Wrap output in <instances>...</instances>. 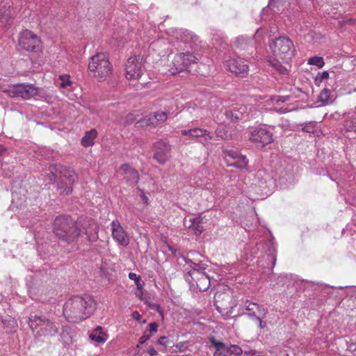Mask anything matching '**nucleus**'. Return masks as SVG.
Wrapping results in <instances>:
<instances>
[{
  "label": "nucleus",
  "mask_w": 356,
  "mask_h": 356,
  "mask_svg": "<svg viewBox=\"0 0 356 356\" xmlns=\"http://www.w3.org/2000/svg\"><path fill=\"white\" fill-rule=\"evenodd\" d=\"M225 65L227 70L236 76L244 77L248 74V65L247 60L243 58H231L227 60Z\"/></svg>",
  "instance_id": "ddd939ff"
},
{
  "label": "nucleus",
  "mask_w": 356,
  "mask_h": 356,
  "mask_svg": "<svg viewBox=\"0 0 356 356\" xmlns=\"http://www.w3.org/2000/svg\"><path fill=\"white\" fill-rule=\"evenodd\" d=\"M165 339H166V337H161L159 339V341L160 343L162 344L163 343L164 340H165Z\"/></svg>",
  "instance_id": "5fc2aeb1"
},
{
  "label": "nucleus",
  "mask_w": 356,
  "mask_h": 356,
  "mask_svg": "<svg viewBox=\"0 0 356 356\" xmlns=\"http://www.w3.org/2000/svg\"><path fill=\"white\" fill-rule=\"evenodd\" d=\"M272 56L268 59L270 64L282 74H287L286 66L295 55L296 48L293 42L287 36H280L269 43Z\"/></svg>",
  "instance_id": "f257e3e1"
},
{
  "label": "nucleus",
  "mask_w": 356,
  "mask_h": 356,
  "mask_svg": "<svg viewBox=\"0 0 356 356\" xmlns=\"http://www.w3.org/2000/svg\"><path fill=\"white\" fill-rule=\"evenodd\" d=\"M210 342L216 348V352L213 353V356L229 355V348L227 347L224 343L216 340L213 337L210 338Z\"/></svg>",
  "instance_id": "cd10ccee"
},
{
  "label": "nucleus",
  "mask_w": 356,
  "mask_h": 356,
  "mask_svg": "<svg viewBox=\"0 0 356 356\" xmlns=\"http://www.w3.org/2000/svg\"><path fill=\"white\" fill-rule=\"evenodd\" d=\"M120 173L124 177L127 184L129 186H135L139 180L137 170L134 169L129 163H124L120 168Z\"/></svg>",
  "instance_id": "412c9836"
},
{
  "label": "nucleus",
  "mask_w": 356,
  "mask_h": 356,
  "mask_svg": "<svg viewBox=\"0 0 356 356\" xmlns=\"http://www.w3.org/2000/svg\"><path fill=\"white\" fill-rule=\"evenodd\" d=\"M49 182L57 179V190L60 194L69 195L72 192V186L77 181L75 172L60 165H51L46 172Z\"/></svg>",
  "instance_id": "7ed1b4c3"
},
{
  "label": "nucleus",
  "mask_w": 356,
  "mask_h": 356,
  "mask_svg": "<svg viewBox=\"0 0 356 356\" xmlns=\"http://www.w3.org/2000/svg\"><path fill=\"white\" fill-rule=\"evenodd\" d=\"M151 308L152 309H155L156 311H157L161 315V316L163 317L162 309H161V308L159 305L154 304L152 306H151Z\"/></svg>",
  "instance_id": "603ef678"
},
{
  "label": "nucleus",
  "mask_w": 356,
  "mask_h": 356,
  "mask_svg": "<svg viewBox=\"0 0 356 356\" xmlns=\"http://www.w3.org/2000/svg\"><path fill=\"white\" fill-rule=\"evenodd\" d=\"M151 337V334H148V330H145L143 335L140 338V343H144Z\"/></svg>",
  "instance_id": "49530a36"
},
{
  "label": "nucleus",
  "mask_w": 356,
  "mask_h": 356,
  "mask_svg": "<svg viewBox=\"0 0 356 356\" xmlns=\"http://www.w3.org/2000/svg\"><path fill=\"white\" fill-rule=\"evenodd\" d=\"M97 132L95 129L87 131L81 139V145L86 147L92 146L94 144V140L97 138Z\"/></svg>",
  "instance_id": "7c9ffc66"
},
{
  "label": "nucleus",
  "mask_w": 356,
  "mask_h": 356,
  "mask_svg": "<svg viewBox=\"0 0 356 356\" xmlns=\"http://www.w3.org/2000/svg\"><path fill=\"white\" fill-rule=\"evenodd\" d=\"M242 352L241 348L237 345H232L229 347V355H239Z\"/></svg>",
  "instance_id": "58836bf2"
},
{
  "label": "nucleus",
  "mask_w": 356,
  "mask_h": 356,
  "mask_svg": "<svg viewBox=\"0 0 356 356\" xmlns=\"http://www.w3.org/2000/svg\"><path fill=\"white\" fill-rule=\"evenodd\" d=\"M242 308L246 311L245 314L252 319L258 316H266L268 314L267 308L248 300L244 302Z\"/></svg>",
  "instance_id": "6ab92c4d"
},
{
  "label": "nucleus",
  "mask_w": 356,
  "mask_h": 356,
  "mask_svg": "<svg viewBox=\"0 0 356 356\" xmlns=\"http://www.w3.org/2000/svg\"><path fill=\"white\" fill-rule=\"evenodd\" d=\"M28 324L34 337L38 339L42 337H52L58 333V323L44 315H31L28 319Z\"/></svg>",
  "instance_id": "20e7f679"
},
{
  "label": "nucleus",
  "mask_w": 356,
  "mask_h": 356,
  "mask_svg": "<svg viewBox=\"0 0 356 356\" xmlns=\"http://www.w3.org/2000/svg\"><path fill=\"white\" fill-rule=\"evenodd\" d=\"M264 33V29H257L256 33H255V35L254 36V40L257 42H260L261 40L263 38Z\"/></svg>",
  "instance_id": "c03bdc74"
},
{
  "label": "nucleus",
  "mask_w": 356,
  "mask_h": 356,
  "mask_svg": "<svg viewBox=\"0 0 356 356\" xmlns=\"http://www.w3.org/2000/svg\"><path fill=\"white\" fill-rule=\"evenodd\" d=\"M14 199H15V197L13 196V201H12L13 204H14V203H15V200H14Z\"/></svg>",
  "instance_id": "052dcab7"
},
{
  "label": "nucleus",
  "mask_w": 356,
  "mask_h": 356,
  "mask_svg": "<svg viewBox=\"0 0 356 356\" xmlns=\"http://www.w3.org/2000/svg\"><path fill=\"white\" fill-rule=\"evenodd\" d=\"M266 316H258L254 319L257 320L259 323V327L260 329H264L266 326V323L263 321V318H264Z\"/></svg>",
  "instance_id": "a18cd8bd"
},
{
  "label": "nucleus",
  "mask_w": 356,
  "mask_h": 356,
  "mask_svg": "<svg viewBox=\"0 0 356 356\" xmlns=\"http://www.w3.org/2000/svg\"><path fill=\"white\" fill-rule=\"evenodd\" d=\"M138 195L140 197L143 203L146 205L149 204V198L145 193L144 191L139 188H138Z\"/></svg>",
  "instance_id": "79ce46f5"
},
{
  "label": "nucleus",
  "mask_w": 356,
  "mask_h": 356,
  "mask_svg": "<svg viewBox=\"0 0 356 356\" xmlns=\"http://www.w3.org/2000/svg\"><path fill=\"white\" fill-rule=\"evenodd\" d=\"M270 247L268 250V257L272 261L273 266L274 267L276 263V247L273 242V239L269 241Z\"/></svg>",
  "instance_id": "f704fd0d"
},
{
  "label": "nucleus",
  "mask_w": 356,
  "mask_h": 356,
  "mask_svg": "<svg viewBox=\"0 0 356 356\" xmlns=\"http://www.w3.org/2000/svg\"><path fill=\"white\" fill-rule=\"evenodd\" d=\"M209 100L211 102V99L204 94H200L196 97L195 101L188 102L186 105V109L191 112V109L195 110L197 108H203L205 107L209 102Z\"/></svg>",
  "instance_id": "4be33fe9"
},
{
  "label": "nucleus",
  "mask_w": 356,
  "mask_h": 356,
  "mask_svg": "<svg viewBox=\"0 0 356 356\" xmlns=\"http://www.w3.org/2000/svg\"><path fill=\"white\" fill-rule=\"evenodd\" d=\"M237 107L244 121L254 118L259 112L252 105H240Z\"/></svg>",
  "instance_id": "bb28decb"
},
{
  "label": "nucleus",
  "mask_w": 356,
  "mask_h": 356,
  "mask_svg": "<svg viewBox=\"0 0 356 356\" xmlns=\"http://www.w3.org/2000/svg\"><path fill=\"white\" fill-rule=\"evenodd\" d=\"M170 114V111H157L153 115H149L143 118L137 122V124L139 127H147V126H156L158 124L163 123Z\"/></svg>",
  "instance_id": "2eb2a0df"
},
{
  "label": "nucleus",
  "mask_w": 356,
  "mask_h": 356,
  "mask_svg": "<svg viewBox=\"0 0 356 356\" xmlns=\"http://www.w3.org/2000/svg\"><path fill=\"white\" fill-rule=\"evenodd\" d=\"M334 88V86H327L323 88V90L320 92L318 99L319 101L325 104H329L332 102V90Z\"/></svg>",
  "instance_id": "c85d7f7f"
},
{
  "label": "nucleus",
  "mask_w": 356,
  "mask_h": 356,
  "mask_svg": "<svg viewBox=\"0 0 356 356\" xmlns=\"http://www.w3.org/2000/svg\"><path fill=\"white\" fill-rule=\"evenodd\" d=\"M197 254L196 252H190V254H191V255H194V254Z\"/></svg>",
  "instance_id": "13d9d810"
},
{
  "label": "nucleus",
  "mask_w": 356,
  "mask_h": 356,
  "mask_svg": "<svg viewBox=\"0 0 356 356\" xmlns=\"http://www.w3.org/2000/svg\"><path fill=\"white\" fill-rule=\"evenodd\" d=\"M196 187L205 188L207 190H211L213 184L209 180L201 173H196L193 177V182Z\"/></svg>",
  "instance_id": "a878e982"
},
{
  "label": "nucleus",
  "mask_w": 356,
  "mask_h": 356,
  "mask_svg": "<svg viewBox=\"0 0 356 356\" xmlns=\"http://www.w3.org/2000/svg\"><path fill=\"white\" fill-rule=\"evenodd\" d=\"M323 81H326L327 86H334L335 81L333 79H330L329 77V73L326 71H324L321 73H318L315 78V83L316 84H320Z\"/></svg>",
  "instance_id": "2f4dec72"
},
{
  "label": "nucleus",
  "mask_w": 356,
  "mask_h": 356,
  "mask_svg": "<svg viewBox=\"0 0 356 356\" xmlns=\"http://www.w3.org/2000/svg\"><path fill=\"white\" fill-rule=\"evenodd\" d=\"M225 114L227 118L229 119L232 122L243 120L242 114L238 111L237 106L234 107L233 109L226 111Z\"/></svg>",
  "instance_id": "473e14b6"
},
{
  "label": "nucleus",
  "mask_w": 356,
  "mask_h": 356,
  "mask_svg": "<svg viewBox=\"0 0 356 356\" xmlns=\"http://www.w3.org/2000/svg\"><path fill=\"white\" fill-rule=\"evenodd\" d=\"M249 139L257 146L264 147L273 140V134L264 127H257L253 129L250 133Z\"/></svg>",
  "instance_id": "9b49d317"
},
{
  "label": "nucleus",
  "mask_w": 356,
  "mask_h": 356,
  "mask_svg": "<svg viewBox=\"0 0 356 356\" xmlns=\"http://www.w3.org/2000/svg\"><path fill=\"white\" fill-rule=\"evenodd\" d=\"M38 88L33 84H24V99L35 97L38 94Z\"/></svg>",
  "instance_id": "72a5a7b5"
},
{
  "label": "nucleus",
  "mask_w": 356,
  "mask_h": 356,
  "mask_svg": "<svg viewBox=\"0 0 356 356\" xmlns=\"http://www.w3.org/2000/svg\"><path fill=\"white\" fill-rule=\"evenodd\" d=\"M111 227L114 241L120 245L127 246L129 243V238L120 222L117 220L112 221Z\"/></svg>",
  "instance_id": "dca6fc26"
},
{
  "label": "nucleus",
  "mask_w": 356,
  "mask_h": 356,
  "mask_svg": "<svg viewBox=\"0 0 356 356\" xmlns=\"http://www.w3.org/2000/svg\"><path fill=\"white\" fill-rule=\"evenodd\" d=\"M181 134L188 136L191 139L200 138V142L203 144L208 143L212 139V134L211 132L207 129L197 127L191 129H183L181 131Z\"/></svg>",
  "instance_id": "a211bd4d"
},
{
  "label": "nucleus",
  "mask_w": 356,
  "mask_h": 356,
  "mask_svg": "<svg viewBox=\"0 0 356 356\" xmlns=\"http://www.w3.org/2000/svg\"><path fill=\"white\" fill-rule=\"evenodd\" d=\"M230 299L231 297L225 293H216L215 296L216 309L224 316L225 319H228L231 317L232 309L236 307V304L233 302L230 305H227L221 302L220 300H229Z\"/></svg>",
  "instance_id": "4468645a"
},
{
  "label": "nucleus",
  "mask_w": 356,
  "mask_h": 356,
  "mask_svg": "<svg viewBox=\"0 0 356 356\" xmlns=\"http://www.w3.org/2000/svg\"><path fill=\"white\" fill-rule=\"evenodd\" d=\"M59 81L58 86L61 92L71 98L69 94L72 84L70 76L68 74L60 75L59 76Z\"/></svg>",
  "instance_id": "393cba45"
},
{
  "label": "nucleus",
  "mask_w": 356,
  "mask_h": 356,
  "mask_svg": "<svg viewBox=\"0 0 356 356\" xmlns=\"http://www.w3.org/2000/svg\"><path fill=\"white\" fill-rule=\"evenodd\" d=\"M76 225L81 229L90 241H95L98 238L99 226L92 218L79 219L76 221Z\"/></svg>",
  "instance_id": "f8f14e48"
},
{
  "label": "nucleus",
  "mask_w": 356,
  "mask_h": 356,
  "mask_svg": "<svg viewBox=\"0 0 356 356\" xmlns=\"http://www.w3.org/2000/svg\"><path fill=\"white\" fill-rule=\"evenodd\" d=\"M199 60V57L193 52L186 51L176 54L172 60L169 72L175 75L181 72H191L192 67Z\"/></svg>",
  "instance_id": "6e6552de"
},
{
  "label": "nucleus",
  "mask_w": 356,
  "mask_h": 356,
  "mask_svg": "<svg viewBox=\"0 0 356 356\" xmlns=\"http://www.w3.org/2000/svg\"><path fill=\"white\" fill-rule=\"evenodd\" d=\"M307 63L309 65H315L318 68L323 67L325 65L323 57L316 56L309 58Z\"/></svg>",
  "instance_id": "c9c22d12"
},
{
  "label": "nucleus",
  "mask_w": 356,
  "mask_h": 356,
  "mask_svg": "<svg viewBox=\"0 0 356 356\" xmlns=\"http://www.w3.org/2000/svg\"><path fill=\"white\" fill-rule=\"evenodd\" d=\"M148 353H149V355H151V356H154V355H156L157 354L156 350H154V349L149 350Z\"/></svg>",
  "instance_id": "864d4df0"
},
{
  "label": "nucleus",
  "mask_w": 356,
  "mask_h": 356,
  "mask_svg": "<svg viewBox=\"0 0 356 356\" xmlns=\"http://www.w3.org/2000/svg\"><path fill=\"white\" fill-rule=\"evenodd\" d=\"M223 156L228 166L235 167L241 170L246 169L248 167V159L238 151L225 149Z\"/></svg>",
  "instance_id": "9d476101"
},
{
  "label": "nucleus",
  "mask_w": 356,
  "mask_h": 356,
  "mask_svg": "<svg viewBox=\"0 0 356 356\" xmlns=\"http://www.w3.org/2000/svg\"><path fill=\"white\" fill-rule=\"evenodd\" d=\"M186 263L191 268L188 273L196 283L197 287L201 291H207L211 285V277L207 272V265L202 261H193L190 259H186Z\"/></svg>",
  "instance_id": "0eeeda50"
},
{
  "label": "nucleus",
  "mask_w": 356,
  "mask_h": 356,
  "mask_svg": "<svg viewBox=\"0 0 356 356\" xmlns=\"http://www.w3.org/2000/svg\"><path fill=\"white\" fill-rule=\"evenodd\" d=\"M88 70L91 75L99 81L106 80L112 72V66L106 53L100 52L90 58Z\"/></svg>",
  "instance_id": "423d86ee"
},
{
  "label": "nucleus",
  "mask_w": 356,
  "mask_h": 356,
  "mask_svg": "<svg viewBox=\"0 0 356 356\" xmlns=\"http://www.w3.org/2000/svg\"><path fill=\"white\" fill-rule=\"evenodd\" d=\"M243 39H244L243 36H241V37H240V38H238L237 40L239 41V40H243Z\"/></svg>",
  "instance_id": "bf43d9fd"
},
{
  "label": "nucleus",
  "mask_w": 356,
  "mask_h": 356,
  "mask_svg": "<svg viewBox=\"0 0 356 356\" xmlns=\"http://www.w3.org/2000/svg\"><path fill=\"white\" fill-rule=\"evenodd\" d=\"M144 58L141 56H130L125 65V77L129 81L140 78L145 71Z\"/></svg>",
  "instance_id": "1a4fd4ad"
},
{
  "label": "nucleus",
  "mask_w": 356,
  "mask_h": 356,
  "mask_svg": "<svg viewBox=\"0 0 356 356\" xmlns=\"http://www.w3.org/2000/svg\"><path fill=\"white\" fill-rule=\"evenodd\" d=\"M9 15H10V13L6 14V13H2L1 12L0 13V19L1 20L2 22H8L9 21Z\"/></svg>",
  "instance_id": "09e8293b"
},
{
  "label": "nucleus",
  "mask_w": 356,
  "mask_h": 356,
  "mask_svg": "<svg viewBox=\"0 0 356 356\" xmlns=\"http://www.w3.org/2000/svg\"><path fill=\"white\" fill-rule=\"evenodd\" d=\"M216 135L218 138L222 140L232 139L235 135V131L232 127L220 124L216 129Z\"/></svg>",
  "instance_id": "5701e85b"
},
{
  "label": "nucleus",
  "mask_w": 356,
  "mask_h": 356,
  "mask_svg": "<svg viewBox=\"0 0 356 356\" xmlns=\"http://www.w3.org/2000/svg\"><path fill=\"white\" fill-rule=\"evenodd\" d=\"M8 92L12 96H18L22 92V86H18L17 87H13L10 89Z\"/></svg>",
  "instance_id": "a19ab883"
},
{
  "label": "nucleus",
  "mask_w": 356,
  "mask_h": 356,
  "mask_svg": "<svg viewBox=\"0 0 356 356\" xmlns=\"http://www.w3.org/2000/svg\"><path fill=\"white\" fill-rule=\"evenodd\" d=\"M170 145L164 140L158 141L154 144V157L160 163H164L170 156Z\"/></svg>",
  "instance_id": "aec40b11"
},
{
  "label": "nucleus",
  "mask_w": 356,
  "mask_h": 356,
  "mask_svg": "<svg viewBox=\"0 0 356 356\" xmlns=\"http://www.w3.org/2000/svg\"><path fill=\"white\" fill-rule=\"evenodd\" d=\"M95 300L90 296H73L63 305V315L72 323H79L88 318L95 310Z\"/></svg>",
  "instance_id": "f03ea898"
},
{
  "label": "nucleus",
  "mask_w": 356,
  "mask_h": 356,
  "mask_svg": "<svg viewBox=\"0 0 356 356\" xmlns=\"http://www.w3.org/2000/svg\"><path fill=\"white\" fill-rule=\"evenodd\" d=\"M289 99V97L288 96H286V97H274L273 98H272V100L273 102H275L276 103H279V102H284L286 101H287L288 99Z\"/></svg>",
  "instance_id": "de8ad7c7"
},
{
  "label": "nucleus",
  "mask_w": 356,
  "mask_h": 356,
  "mask_svg": "<svg viewBox=\"0 0 356 356\" xmlns=\"http://www.w3.org/2000/svg\"><path fill=\"white\" fill-rule=\"evenodd\" d=\"M131 316L134 320H136L138 322L140 321L141 319V316L137 311L134 312L131 314Z\"/></svg>",
  "instance_id": "3c124183"
},
{
  "label": "nucleus",
  "mask_w": 356,
  "mask_h": 356,
  "mask_svg": "<svg viewBox=\"0 0 356 356\" xmlns=\"http://www.w3.org/2000/svg\"><path fill=\"white\" fill-rule=\"evenodd\" d=\"M129 278L131 280H134L138 289H140L142 288L140 276L137 275L135 273H129Z\"/></svg>",
  "instance_id": "ea45409f"
},
{
  "label": "nucleus",
  "mask_w": 356,
  "mask_h": 356,
  "mask_svg": "<svg viewBox=\"0 0 356 356\" xmlns=\"http://www.w3.org/2000/svg\"><path fill=\"white\" fill-rule=\"evenodd\" d=\"M343 127L346 132L356 133V122L353 120H346L344 122Z\"/></svg>",
  "instance_id": "e433bc0d"
},
{
  "label": "nucleus",
  "mask_w": 356,
  "mask_h": 356,
  "mask_svg": "<svg viewBox=\"0 0 356 356\" xmlns=\"http://www.w3.org/2000/svg\"><path fill=\"white\" fill-rule=\"evenodd\" d=\"M24 49L35 53L42 49V42L39 37L29 30L24 31Z\"/></svg>",
  "instance_id": "f3484780"
},
{
  "label": "nucleus",
  "mask_w": 356,
  "mask_h": 356,
  "mask_svg": "<svg viewBox=\"0 0 356 356\" xmlns=\"http://www.w3.org/2000/svg\"><path fill=\"white\" fill-rule=\"evenodd\" d=\"M158 325L156 323H152L148 325V328L146 330H148V334H151V336L157 332Z\"/></svg>",
  "instance_id": "37998d69"
},
{
  "label": "nucleus",
  "mask_w": 356,
  "mask_h": 356,
  "mask_svg": "<svg viewBox=\"0 0 356 356\" xmlns=\"http://www.w3.org/2000/svg\"><path fill=\"white\" fill-rule=\"evenodd\" d=\"M277 111L280 112V113H285L286 112V111L282 110V109L278 110Z\"/></svg>",
  "instance_id": "4d7b16f0"
},
{
  "label": "nucleus",
  "mask_w": 356,
  "mask_h": 356,
  "mask_svg": "<svg viewBox=\"0 0 356 356\" xmlns=\"http://www.w3.org/2000/svg\"><path fill=\"white\" fill-rule=\"evenodd\" d=\"M140 324H145L147 323V321L146 320H143L142 318L140 319V321H138Z\"/></svg>",
  "instance_id": "6e6d98bb"
},
{
  "label": "nucleus",
  "mask_w": 356,
  "mask_h": 356,
  "mask_svg": "<svg viewBox=\"0 0 356 356\" xmlns=\"http://www.w3.org/2000/svg\"><path fill=\"white\" fill-rule=\"evenodd\" d=\"M189 222L190 224L186 226L193 231L195 234L200 235L203 232L204 227L202 225V219L200 217L191 218Z\"/></svg>",
  "instance_id": "c756f323"
},
{
  "label": "nucleus",
  "mask_w": 356,
  "mask_h": 356,
  "mask_svg": "<svg viewBox=\"0 0 356 356\" xmlns=\"http://www.w3.org/2000/svg\"><path fill=\"white\" fill-rule=\"evenodd\" d=\"M89 337L93 341L99 343H104L108 340V335L104 332L103 328L101 326H97L91 332Z\"/></svg>",
  "instance_id": "b1692460"
},
{
  "label": "nucleus",
  "mask_w": 356,
  "mask_h": 356,
  "mask_svg": "<svg viewBox=\"0 0 356 356\" xmlns=\"http://www.w3.org/2000/svg\"><path fill=\"white\" fill-rule=\"evenodd\" d=\"M183 36H181V40H182L183 42L184 43H188L189 42L188 41V37L191 35V33H189L188 31H186L184 32H183Z\"/></svg>",
  "instance_id": "8fccbe9b"
},
{
  "label": "nucleus",
  "mask_w": 356,
  "mask_h": 356,
  "mask_svg": "<svg viewBox=\"0 0 356 356\" xmlns=\"http://www.w3.org/2000/svg\"><path fill=\"white\" fill-rule=\"evenodd\" d=\"M54 232L60 239L71 243L81 235L76 222L69 216H58L54 222Z\"/></svg>",
  "instance_id": "39448f33"
},
{
  "label": "nucleus",
  "mask_w": 356,
  "mask_h": 356,
  "mask_svg": "<svg viewBox=\"0 0 356 356\" xmlns=\"http://www.w3.org/2000/svg\"><path fill=\"white\" fill-rule=\"evenodd\" d=\"M139 115L138 114H135V113H129L127 115L126 117V120H124V124H130L133 122H136V124L139 127L138 124H137V122L140 120H143V118H140V119H137V117H138Z\"/></svg>",
  "instance_id": "4c0bfd02"
}]
</instances>
